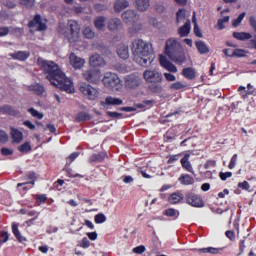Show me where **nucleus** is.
<instances>
[{
    "label": "nucleus",
    "mask_w": 256,
    "mask_h": 256,
    "mask_svg": "<svg viewBox=\"0 0 256 256\" xmlns=\"http://www.w3.org/2000/svg\"><path fill=\"white\" fill-rule=\"evenodd\" d=\"M38 65L43 69L44 73L47 75L48 81H50L51 85L57 87L61 91H65L66 93H75V87H73V82L65 73L61 71L59 65L53 61L44 60L42 58H38Z\"/></svg>",
    "instance_id": "1"
},
{
    "label": "nucleus",
    "mask_w": 256,
    "mask_h": 256,
    "mask_svg": "<svg viewBox=\"0 0 256 256\" xmlns=\"http://www.w3.org/2000/svg\"><path fill=\"white\" fill-rule=\"evenodd\" d=\"M132 54L134 56V61L141 65V67H148L153 61L151 56L153 55V48L151 44L143 41L142 39H137L132 42L131 46Z\"/></svg>",
    "instance_id": "2"
},
{
    "label": "nucleus",
    "mask_w": 256,
    "mask_h": 256,
    "mask_svg": "<svg viewBox=\"0 0 256 256\" xmlns=\"http://www.w3.org/2000/svg\"><path fill=\"white\" fill-rule=\"evenodd\" d=\"M165 54L171 61L178 65L185 63V51L183 50L181 43H179L175 38H170L166 41Z\"/></svg>",
    "instance_id": "3"
},
{
    "label": "nucleus",
    "mask_w": 256,
    "mask_h": 256,
    "mask_svg": "<svg viewBox=\"0 0 256 256\" xmlns=\"http://www.w3.org/2000/svg\"><path fill=\"white\" fill-rule=\"evenodd\" d=\"M102 82L110 91H121L123 89V83H121V79L115 73H106Z\"/></svg>",
    "instance_id": "4"
},
{
    "label": "nucleus",
    "mask_w": 256,
    "mask_h": 256,
    "mask_svg": "<svg viewBox=\"0 0 256 256\" xmlns=\"http://www.w3.org/2000/svg\"><path fill=\"white\" fill-rule=\"evenodd\" d=\"M122 19L124 23H132L133 27L130 29V33H137L141 31V24L139 23V16L133 10H127L122 14Z\"/></svg>",
    "instance_id": "5"
},
{
    "label": "nucleus",
    "mask_w": 256,
    "mask_h": 256,
    "mask_svg": "<svg viewBox=\"0 0 256 256\" xmlns=\"http://www.w3.org/2000/svg\"><path fill=\"white\" fill-rule=\"evenodd\" d=\"M143 78L146 83H161L163 81V74L158 70H145L143 73Z\"/></svg>",
    "instance_id": "6"
},
{
    "label": "nucleus",
    "mask_w": 256,
    "mask_h": 256,
    "mask_svg": "<svg viewBox=\"0 0 256 256\" xmlns=\"http://www.w3.org/2000/svg\"><path fill=\"white\" fill-rule=\"evenodd\" d=\"M100 105L101 107H103V109H106V111H108V109H113V107H119V105H123V100L113 96H107L104 100L100 102Z\"/></svg>",
    "instance_id": "7"
},
{
    "label": "nucleus",
    "mask_w": 256,
    "mask_h": 256,
    "mask_svg": "<svg viewBox=\"0 0 256 256\" xmlns=\"http://www.w3.org/2000/svg\"><path fill=\"white\" fill-rule=\"evenodd\" d=\"M186 203L191 205V207H204L205 203L203 202V198L199 196V194H195L193 192H189L186 194Z\"/></svg>",
    "instance_id": "8"
},
{
    "label": "nucleus",
    "mask_w": 256,
    "mask_h": 256,
    "mask_svg": "<svg viewBox=\"0 0 256 256\" xmlns=\"http://www.w3.org/2000/svg\"><path fill=\"white\" fill-rule=\"evenodd\" d=\"M80 91L81 93H83V95H85V97H87L91 101H95V99L99 97V92L97 91V89L93 88L89 84H82L80 86Z\"/></svg>",
    "instance_id": "9"
},
{
    "label": "nucleus",
    "mask_w": 256,
    "mask_h": 256,
    "mask_svg": "<svg viewBox=\"0 0 256 256\" xmlns=\"http://www.w3.org/2000/svg\"><path fill=\"white\" fill-rule=\"evenodd\" d=\"M83 77L88 83H98L101 79V71L98 69L86 70L83 73Z\"/></svg>",
    "instance_id": "10"
},
{
    "label": "nucleus",
    "mask_w": 256,
    "mask_h": 256,
    "mask_svg": "<svg viewBox=\"0 0 256 256\" xmlns=\"http://www.w3.org/2000/svg\"><path fill=\"white\" fill-rule=\"evenodd\" d=\"M68 29H70L71 35H72V37L69 38V42L77 43V41H79V29H80L77 21L69 20Z\"/></svg>",
    "instance_id": "11"
},
{
    "label": "nucleus",
    "mask_w": 256,
    "mask_h": 256,
    "mask_svg": "<svg viewBox=\"0 0 256 256\" xmlns=\"http://www.w3.org/2000/svg\"><path fill=\"white\" fill-rule=\"evenodd\" d=\"M30 29L36 28V31H45L47 29V24L43 22L41 15L37 14L34 16L33 20L28 23Z\"/></svg>",
    "instance_id": "12"
},
{
    "label": "nucleus",
    "mask_w": 256,
    "mask_h": 256,
    "mask_svg": "<svg viewBox=\"0 0 256 256\" xmlns=\"http://www.w3.org/2000/svg\"><path fill=\"white\" fill-rule=\"evenodd\" d=\"M140 85L141 79L135 74L129 75L125 79V87L127 89H137Z\"/></svg>",
    "instance_id": "13"
},
{
    "label": "nucleus",
    "mask_w": 256,
    "mask_h": 256,
    "mask_svg": "<svg viewBox=\"0 0 256 256\" xmlns=\"http://www.w3.org/2000/svg\"><path fill=\"white\" fill-rule=\"evenodd\" d=\"M160 65L170 73H177V66H175L167 57L160 55L159 57Z\"/></svg>",
    "instance_id": "14"
},
{
    "label": "nucleus",
    "mask_w": 256,
    "mask_h": 256,
    "mask_svg": "<svg viewBox=\"0 0 256 256\" xmlns=\"http://www.w3.org/2000/svg\"><path fill=\"white\" fill-rule=\"evenodd\" d=\"M107 27L112 32L119 31V29H123V22L119 18H109Z\"/></svg>",
    "instance_id": "15"
},
{
    "label": "nucleus",
    "mask_w": 256,
    "mask_h": 256,
    "mask_svg": "<svg viewBox=\"0 0 256 256\" xmlns=\"http://www.w3.org/2000/svg\"><path fill=\"white\" fill-rule=\"evenodd\" d=\"M69 61L74 69H81L85 65V59L75 55V53L70 54Z\"/></svg>",
    "instance_id": "16"
},
{
    "label": "nucleus",
    "mask_w": 256,
    "mask_h": 256,
    "mask_svg": "<svg viewBox=\"0 0 256 256\" xmlns=\"http://www.w3.org/2000/svg\"><path fill=\"white\" fill-rule=\"evenodd\" d=\"M191 155L185 154L184 157L180 160L181 166L185 171H188V173L195 174V171L193 170V165H191V162L189 161Z\"/></svg>",
    "instance_id": "17"
},
{
    "label": "nucleus",
    "mask_w": 256,
    "mask_h": 256,
    "mask_svg": "<svg viewBox=\"0 0 256 256\" xmlns=\"http://www.w3.org/2000/svg\"><path fill=\"white\" fill-rule=\"evenodd\" d=\"M91 67H105V59L99 54H94L90 57Z\"/></svg>",
    "instance_id": "18"
},
{
    "label": "nucleus",
    "mask_w": 256,
    "mask_h": 256,
    "mask_svg": "<svg viewBox=\"0 0 256 256\" xmlns=\"http://www.w3.org/2000/svg\"><path fill=\"white\" fill-rule=\"evenodd\" d=\"M10 57H12V59H15L16 61H27V58L31 57V53L29 51H17L11 53Z\"/></svg>",
    "instance_id": "19"
},
{
    "label": "nucleus",
    "mask_w": 256,
    "mask_h": 256,
    "mask_svg": "<svg viewBox=\"0 0 256 256\" xmlns=\"http://www.w3.org/2000/svg\"><path fill=\"white\" fill-rule=\"evenodd\" d=\"M107 159V153L105 152H99L96 154H92L89 158V163H103Z\"/></svg>",
    "instance_id": "20"
},
{
    "label": "nucleus",
    "mask_w": 256,
    "mask_h": 256,
    "mask_svg": "<svg viewBox=\"0 0 256 256\" xmlns=\"http://www.w3.org/2000/svg\"><path fill=\"white\" fill-rule=\"evenodd\" d=\"M117 54L121 59H129V46L123 43L119 44Z\"/></svg>",
    "instance_id": "21"
},
{
    "label": "nucleus",
    "mask_w": 256,
    "mask_h": 256,
    "mask_svg": "<svg viewBox=\"0 0 256 256\" xmlns=\"http://www.w3.org/2000/svg\"><path fill=\"white\" fill-rule=\"evenodd\" d=\"M28 90H30L35 95H38V97H41L43 93H45V87L41 85L40 83H34L28 86Z\"/></svg>",
    "instance_id": "22"
},
{
    "label": "nucleus",
    "mask_w": 256,
    "mask_h": 256,
    "mask_svg": "<svg viewBox=\"0 0 256 256\" xmlns=\"http://www.w3.org/2000/svg\"><path fill=\"white\" fill-rule=\"evenodd\" d=\"M183 198V193L174 192L169 196L168 201L171 203V205H177V203H181V201H183Z\"/></svg>",
    "instance_id": "23"
},
{
    "label": "nucleus",
    "mask_w": 256,
    "mask_h": 256,
    "mask_svg": "<svg viewBox=\"0 0 256 256\" xmlns=\"http://www.w3.org/2000/svg\"><path fill=\"white\" fill-rule=\"evenodd\" d=\"M182 75L183 77H185V79H189L190 81H193V79L197 77V72L195 71V68L188 67L182 70Z\"/></svg>",
    "instance_id": "24"
},
{
    "label": "nucleus",
    "mask_w": 256,
    "mask_h": 256,
    "mask_svg": "<svg viewBox=\"0 0 256 256\" xmlns=\"http://www.w3.org/2000/svg\"><path fill=\"white\" fill-rule=\"evenodd\" d=\"M232 35L237 41H249V39H252L253 37L249 32H233Z\"/></svg>",
    "instance_id": "25"
},
{
    "label": "nucleus",
    "mask_w": 256,
    "mask_h": 256,
    "mask_svg": "<svg viewBox=\"0 0 256 256\" xmlns=\"http://www.w3.org/2000/svg\"><path fill=\"white\" fill-rule=\"evenodd\" d=\"M195 46L200 55H207V53H209V47L207 46V44H205L204 41H196Z\"/></svg>",
    "instance_id": "26"
},
{
    "label": "nucleus",
    "mask_w": 256,
    "mask_h": 256,
    "mask_svg": "<svg viewBox=\"0 0 256 256\" xmlns=\"http://www.w3.org/2000/svg\"><path fill=\"white\" fill-rule=\"evenodd\" d=\"M129 7V2L127 0H116L114 3V10L116 13H120L123 9H127Z\"/></svg>",
    "instance_id": "27"
},
{
    "label": "nucleus",
    "mask_w": 256,
    "mask_h": 256,
    "mask_svg": "<svg viewBox=\"0 0 256 256\" xmlns=\"http://www.w3.org/2000/svg\"><path fill=\"white\" fill-rule=\"evenodd\" d=\"M180 37H187L191 33V21H187L182 27L178 29Z\"/></svg>",
    "instance_id": "28"
},
{
    "label": "nucleus",
    "mask_w": 256,
    "mask_h": 256,
    "mask_svg": "<svg viewBox=\"0 0 256 256\" xmlns=\"http://www.w3.org/2000/svg\"><path fill=\"white\" fill-rule=\"evenodd\" d=\"M105 21H107V18L105 16L96 17L94 20V26L98 31H104L105 30Z\"/></svg>",
    "instance_id": "29"
},
{
    "label": "nucleus",
    "mask_w": 256,
    "mask_h": 256,
    "mask_svg": "<svg viewBox=\"0 0 256 256\" xmlns=\"http://www.w3.org/2000/svg\"><path fill=\"white\" fill-rule=\"evenodd\" d=\"M135 3L138 11H147L151 5L150 0H136Z\"/></svg>",
    "instance_id": "30"
},
{
    "label": "nucleus",
    "mask_w": 256,
    "mask_h": 256,
    "mask_svg": "<svg viewBox=\"0 0 256 256\" xmlns=\"http://www.w3.org/2000/svg\"><path fill=\"white\" fill-rule=\"evenodd\" d=\"M11 137L14 143H21V141L23 140V133L18 129L11 128Z\"/></svg>",
    "instance_id": "31"
},
{
    "label": "nucleus",
    "mask_w": 256,
    "mask_h": 256,
    "mask_svg": "<svg viewBox=\"0 0 256 256\" xmlns=\"http://www.w3.org/2000/svg\"><path fill=\"white\" fill-rule=\"evenodd\" d=\"M178 181L181 185H193V183H195V180L189 174H182Z\"/></svg>",
    "instance_id": "32"
},
{
    "label": "nucleus",
    "mask_w": 256,
    "mask_h": 256,
    "mask_svg": "<svg viewBox=\"0 0 256 256\" xmlns=\"http://www.w3.org/2000/svg\"><path fill=\"white\" fill-rule=\"evenodd\" d=\"M12 233L15 235L17 241H19V243H23V241H27V239H25V237H23L21 235V232L19 231V225L18 224H12Z\"/></svg>",
    "instance_id": "33"
},
{
    "label": "nucleus",
    "mask_w": 256,
    "mask_h": 256,
    "mask_svg": "<svg viewBox=\"0 0 256 256\" xmlns=\"http://www.w3.org/2000/svg\"><path fill=\"white\" fill-rule=\"evenodd\" d=\"M26 179H29L31 182L30 185H35V179H37V176L35 175V172H28L26 174ZM29 183H18L17 187H25V185H29Z\"/></svg>",
    "instance_id": "34"
},
{
    "label": "nucleus",
    "mask_w": 256,
    "mask_h": 256,
    "mask_svg": "<svg viewBox=\"0 0 256 256\" xmlns=\"http://www.w3.org/2000/svg\"><path fill=\"white\" fill-rule=\"evenodd\" d=\"M220 251H223V248L208 247L199 249V253H210L211 255H218Z\"/></svg>",
    "instance_id": "35"
},
{
    "label": "nucleus",
    "mask_w": 256,
    "mask_h": 256,
    "mask_svg": "<svg viewBox=\"0 0 256 256\" xmlns=\"http://www.w3.org/2000/svg\"><path fill=\"white\" fill-rule=\"evenodd\" d=\"M76 121H78L79 123L81 121H91V115L87 112H80L76 116Z\"/></svg>",
    "instance_id": "36"
},
{
    "label": "nucleus",
    "mask_w": 256,
    "mask_h": 256,
    "mask_svg": "<svg viewBox=\"0 0 256 256\" xmlns=\"http://www.w3.org/2000/svg\"><path fill=\"white\" fill-rule=\"evenodd\" d=\"M153 103V100H144L143 102L136 104V107L138 109H149L153 107Z\"/></svg>",
    "instance_id": "37"
},
{
    "label": "nucleus",
    "mask_w": 256,
    "mask_h": 256,
    "mask_svg": "<svg viewBox=\"0 0 256 256\" xmlns=\"http://www.w3.org/2000/svg\"><path fill=\"white\" fill-rule=\"evenodd\" d=\"M149 89L152 93H161L163 91V86L160 83H151Z\"/></svg>",
    "instance_id": "38"
},
{
    "label": "nucleus",
    "mask_w": 256,
    "mask_h": 256,
    "mask_svg": "<svg viewBox=\"0 0 256 256\" xmlns=\"http://www.w3.org/2000/svg\"><path fill=\"white\" fill-rule=\"evenodd\" d=\"M166 141L168 143H171V141H175V138L177 137V135L175 134V131L170 129L166 132V134L164 135Z\"/></svg>",
    "instance_id": "39"
},
{
    "label": "nucleus",
    "mask_w": 256,
    "mask_h": 256,
    "mask_svg": "<svg viewBox=\"0 0 256 256\" xmlns=\"http://www.w3.org/2000/svg\"><path fill=\"white\" fill-rule=\"evenodd\" d=\"M83 35L86 39H94L95 38V32H93V29H91V27H86L83 30Z\"/></svg>",
    "instance_id": "40"
},
{
    "label": "nucleus",
    "mask_w": 256,
    "mask_h": 256,
    "mask_svg": "<svg viewBox=\"0 0 256 256\" xmlns=\"http://www.w3.org/2000/svg\"><path fill=\"white\" fill-rule=\"evenodd\" d=\"M192 21L194 22V34L196 35V37H200V38L203 37V33H201V29L199 28V25H197V19L195 18V12H194Z\"/></svg>",
    "instance_id": "41"
},
{
    "label": "nucleus",
    "mask_w": 256,
    "mask_h": 256,
    "mask_svg": "<svg viewBox=\"0 0 256 256\" xmlns=\"http://www.w3.org/2000/svg\"><path fill=\"white\" fill-rule=\"evenodd\" d=\"M224 23H229V16H225L224 18L218 19L217 28L219 31H223L225 29Z\"/></svg>",
    "instance_id": "42"
},
{
    "label": "nucleus",
    "mask_w": 256,
    "mask_h": 256,
    "mask_svg": "<svg viewBox=\"0 0 256 256\" xmlns=\"http://www.w3.org/2000/svg\"><path fill=\"white\" fill-rule=\"evenodd\" d=\"M247 15V13L245 12H242L238 17L237 19H234L232 21V26L233 27H239V25H241V21H243V19H245V16Z\"/></svg>",
    "instance_id": "43"
},
{
    "label": "nucleus",
    "mask_w": 256,
    "mask_h": 256,
    "mask_svg": "<svg viewBox=\"0 0 256 256\" xmlns=\"http://www.w3.org/2000/svg\"><path fill=\"white\" fill-rule=\"evenodd\" d=\"M232 57H247V51L243 49H235L232 52Z\"/></svg>",
    "instance_id": "44"
},
{
    "label": "nucleus",
    "mask_w": 256,
    "mask_h": 256,
    "mask_svg": "<svg viewBox=\"0 0 256 256\" xmlns=\"http://www.w3.org/2000/svg\"><path fill=\"white\" fill-rule=\"evenodd\" d=\"M94 221L97 224L105 223V221H107V216H105V214H103V213H99V214L95 215Z\"/></svg>",
    "instance_id": "45"
},
{
    "label": "nucleus",
    "mask_w": 256,
    "mask_h": 256,
    "mask_svg": "<svg viewBox=\"0 0 256 256\" xmlns=\"http://www.w3.org/2000/svg\"><path fill=\"white\" fill-rule=\"evenodd\" d=\"M106 115L107 117H110V119H123V113L119 112L107 111Z\"/></svg>",
    "instance_id": "46"
},
{
    "label": "nucleus",
    "mask_w": 256,
    "mask_h": 256,
    "mask_svg": "<svg viewBox=\"0 0 256 256\" xmlns=\"http://www.w3.org/2000/svg\"><path fill=\"white\" fill-rule=\"evenodd\" d=\"M18 150L20 153H29V151H31V144H29V142H25L18 147Z\"/></svg>",
    "instance_id": "47"
},
{
    "label": "nucleus",
    "mask_w": 256,
    "mask_h": 256,
    "mask_svg": "<svg viewBox=\"0 0 256 256\" xmlns=\"http://www.w3.org/2000/svg\"><path fill=\"white\" fill-rule=\"evenodd\" d=\"M10 33L12 35H15V37H21L23 35V28H18V27H10Z\"/></svg>",
    "instance_id": "48"
},
{
    "label": "nucleus",
    "mask_w": 256,
    "mask_h": 256,
    "mask_svg": "<svg viewBox=\"0 0 256 256\" xmlns=\"http://www.w3.org/2000/svg\"><path fill=\"white\" fill-rule=\"evenodd\" d=\"M164 215H166V217H179V212L176 209L168 208L165 210Z\"/></svg>",
    "instance_id": "49"
},
{
    "label": "nucleus",
    "mask_w": 256,
    "mask_h": 256,
    "mask_svg": "<svg viewBox=\"0 0 256 256\" xmlns=\"http://www.w3.org/2000/svg\"><path fill=\"white\" fill-rule=\"evenodd\" d=\"M186 85L182 82H175L170 85L172 91H179V89H185Z\"/></svg>",
    "instance_id": "50"
},
{
    "label": "nucleus",
    "mask_w": 256,
    "mask_h": 256,
    "mask_svg": "<svg viewBox=\"0 0 256 256\" xmlns=\"http://www.w3.org/2000/svg\"><path fill=\"white\" fill-rule=\"evenodd\" d=\"M20 5H23L24 7H27V9H31L35 6V0H19Z\"/></svg>",
    "instance_id": "51"
},
{
    "label": "nucleus",
    "mask_w": 256,
    "mask_h": 256,
    "mask_svg": "<svg viewBox=\"0 0 256 256\" xmlns=\"http://www.w3.org/2000/svg\"><path fill=\"white\" fill-rule=\"evenodd\" d=\"M185 17V9L180 8L176 13V22L181 23L183 21V18Z\"/></svg>",
    "instance_id": "52"
},
{
    "label": "nucleus",
    "mask_w": 256,
    "mask_h": 256,
    "mask_svg": "<svg viewBox=\"0 0 256 256\" xmlns=\"http://www.w3.org/2000/svg\"><path fill=\"white\" fill-rule=\"evenodd\" d=\"M36 201L38 205H43V203H47V195L46 194L36 195Z\"/></svg>",
    "instance_id": "53"
},
{
    "label": "nucleus",
    "mask_w": 256,
    "mask_h": 256,
    "mask_svg": "<svg viewBox=\"0 0 256 256\" xmlns=\"http://www.w3.org/2000/svg\"><path fill=\"white\" fill-rule=\"evenodd\" d=\"M28 113L31 114L32 117H36V119H43V114L39 113L35 108H29Z\"/></svg>",
    "instance_id": "54"
},
{
    "label": "nucleus",
    "mask_w": 256,
    "mask_h": 256,
    "mask_svg": "<svg viewBox=\"0 0 256 256\" xmlns=\"http://www.w3.org/2000/svg\"><path fill=\"white\" fill-rule=\"evenodd\" d=\"M0 113L12 115L13 107H11L9 105L2 106V107H0Z\"/></svg>",
    "instance_id": "55"
},
{
    "label": "nucleus",
    "mask_w": 256,
    "mask_h": 256,
    "mask_svg": "<svg viewBox=\"0 0 256 256\" xmlns=\"http://www.w3.org/2000/svg\"><path fill=\"white\" fill-rule=\"evenodd\" d=\"M237 159H238V155L234 154L230 160L229 165H228L229 169H235V166L237 165Z\"/></svg>",
    "instance_id": "56"
},
{
    "label": "nucleus",
    "mask_w": 256,
    "mask_h": 256,
    "mask_svg": "<svg viewBox=\"0 0 256 256\" xmlns=\"http://www.w3.org/2000/svg\"><path fill=\"white\" fill-rule=\"evenodd\" d=\"M219 177L222 181H227V179H229V177H233V173L232 172H220Z\"/></svg>",
    "instance_id": "57"
},
{
    "label": "nucleus",
    "mask_w": 256,
    "mask_h": 256,
    "mask_svg": "<svg viewBox=\"0 0 256 256\" xmlns=\"http://www.w3.org/2000/svg\"><path fill=\"white\" fill-rule=\"evenodd\" d=\"M94 9H95V11H97L98 13H101V12H103V11H107V7L105 6V4H101V3L95 4V5H94Z\"/></svg>",
    "instance_id": "58"
},
{
    "label": "nucleus",
    "mask_w": 256,
    "mask_h": 256,
    "mask_svg": "<svg viewBox=\"0 0 256 256\" xmlns=\"http://www.w3.org/2000/svg\"><path fill=\"white\" fill-rule=\"evenodd\" d=\"M0 243H7L9 241V233L5 232V231H1L0 232Z\"/></svg>",
    "instance_id": "59"
},
{
    "label": "nucleus",
    "mask_w": 256,
    "mask_h": 256,
    "mask_svg": "<svg viewBox=\"0 0 256 256\" xmlns=\"http://www.w3.org/2000/svg\"><path fill=\"white\" fill-rule=\"evenodd\" d=\"M9 136L6 131L0 130V143H7Z\"/></svg>",
    "instance_id": "60"
},
{
    "label": "nucleus",
    "mask_w": 256,
    "mask_h": 256,
    "mask_svg": "<svg viewBox=\"0 0 256 256\" xmlns=\"http://www.w3.org/2000/svg\"><path fill=\"white\" fill-rule=\"evenodd\" d=\"M238 187L239 189H243L244 191H249L251 186L249 185V182L243 181L238 183Z\"/></svg>",
    "instance_id": "61"
},
{
    "label": "nucleus",
    "mask_w": 256,
    "mask_h": 256,
    "mask_svg": "<svg viewBox=\"0 0 256 256\" xmlns=\"http://www.w3.org/2000/svg\"><path fill=\"white\" fill-rule=\"evenodd\" d=\"M133 253H136V255H143V253H145V246L141 245V246L135 247L133 249Z\"/></svg>",
    "instance_id": "62"
},
{
    "label": "nucleus",
    "mask_w": 256,
    "mask_h": 256,
    "mask_svg": "<svg viewBox=\"0 0 256 256\" xmlns=\"http://www.w3.org/2000/svg\"><path fill=\"white\" fill-rule=\"evenodd\" d=\"M91 242L89 241V238L85 237L82 239V242L80 244L81 247H83V249H87L88 247H90Z\"/></svg>",
    "instance_id": "63"
},
{
    "label": "nucleus",
    "mask_w": 256,
    "mask_h": 256,
    "mask_svg": "<svg viewBox=\"0 0 256 256\" xmlns=\"http://www.w3.org/2000/svg\"><path fill=\"white\" fill-rule=\"evenodd\" d=\"M164 77L166 79V81L169 82H173L177 80V77H175V75L171 74V73H164Z\"/></svg>",
    "instance_id": "64"
}]
</instances>
